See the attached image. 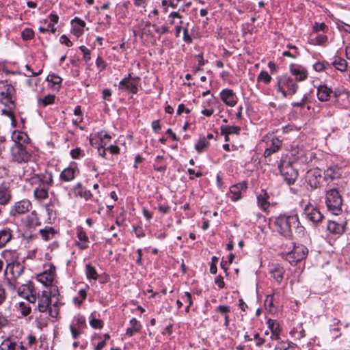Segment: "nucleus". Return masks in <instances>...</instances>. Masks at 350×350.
Wrapping results in <instances>:
<instances>
[{"instance_id": "nucleus-1", "label": "nucleus", "mask_w": 350, "mask_h": 350, "mask_svg": "<svg viewBox=\"0 0 350 350\" xmlns=\"http://www.w3.org/2000/svg\"><path fill=\"white\" fill-rule=\"evenodd\" d=\"M269 224L273 229L284 237H290L293 229L298 234H304V228L299 226V220L297 215H280L278 217L271 218Z\"/></svg>"}, {"instance_id": "nucleus-2", "label": "nucleus", "mask_w": 350, "mask_h": 350, "mask_svg": "<svg viewBox=\"0 0 350 350\" xmlns=\"http://www.w3.org/2000/svg\"><path fill=\"white\" fill-rule=\"evenodd\" d=\"M24 271L23 265L17 260L8 262L5 269V277L8 286L11 289H15L19 284L17 281Z\"/></svg>"}, {"instance_id": "nucleus-3", "label": "nucleus", "mask_w": 350, "mask_h": 350, "mask_svg": "<svg viewBox=\"0 0 350 350\" xmlns=\"http://www.w3.org/2000/svg\"><path fill=\"white\" fill-rule=\"evenodd\" d=\"M277 91L280 92L286 98L288 94H295L298 88L297 84L294 80L288 76H282L277 79Z\"/></svg>"}, {"instance_id": "nucleus-4", "label": "nucleus", "mask_w": 350, "mask_h": 350, "mask_svg": "<svg viewBox=\"0 0 350 350\" xmlns=\"http://www.w3.org/2000/svg\"><path fill=\"white\" fill-rule=\"evenodd\" d=\"M325 202L328 210L333 214L337 215L341 211L342 200L337 189H332L327 191Z\"/></svg>"}, {"instance_id": "nucleus-5", "label": "nucleus", "mask_w": 350, "mask_h": 350, "mask_svg": "<svg viewBox=\"0 0 350 350\" xmlns=\"http://www.w3.org/2000/svg\"><path fill=\"white\" fill-rule=\"evenodd\" d=\"M278 168L286 183L288 185L293 184L298 176V174L292 166L291 162L286 158H283L280 161Z\"/></svg>"}, {"instance_id": "nucleus-6", "label": "nucleus", "mask_w": 350, "mask_h": 350, "mask_svg": "<svg viewBox=\"0 0 350 350\" xmlns=\"http://www.w3.org/2000/svg\"><path fill=\"white\" fill-rule=\"evenodd\" d=\"M37 299L38 310L39 312H46L49 311V313L51 317H57L59 313L58 309L55 306H54V308L50 307L51 299V297H49V293L47 291H43L41 295H38Z\"/></svg>"}, {"instance_id": "nucleus-7", "label": "nucleus", "mask_w": 350, "mask_h": 350, "mask_svg": "<svg viewBox=\"0 0 350 350\" xmlns=\"http://www.w3.org/2000/svg\"><path fill=\"white\" fill-rule=\"evenodd\" d=\"M12 159L19 163H27L31 158V153L27 149L26 145H12L11 147Z\"/></svg>"}, {"instance_id": "nucleus-8", "label": "nucleus", "mask_w": 350, "mask_h": 350, "mask_svg": "<svg viewBox=\"0 0 350 350\" xmlns=\"http://www.w3.org/2000/svg\"><path fill=\"white\" fill-rule=\"evenodd\" d=\"M19 296L24 297L29 302L35 304L37 300L36 291L31 282L22 284L17 290Z\"/></svg>"}, {"instance_id": "nucleus-9", "label": "nucleus", "mask_w": 350, "mask_h": 350, "mask_svg": "<svg viewBox=\"0 0 350 350\" xmlns=\"http://www.w3.org/2000/svg\"><path fill=\"white\" fill-rule=\"evenodd\" d=\"M308 253V250L304 245L295 246L293 250L286 255V259L290 263H296L304 259Z\"/></svg>"}, {"instance_id": "nucleus-10", "label": "nucleus", "mask_w": 350, "mask_h": 350, "mask_svg": "<svg viewBox=\"0 0 350 350\" xmlns=\"http://www.w3.org/2000/svg\"><path fill=\"white\" fill-rule=\"evenodd\" d=\"M0 350H27L18 339L8 337L4 339L0 345Z\"/></svg>"}, {"instance_id": "nucleus-11", "label": "nucleus", "mask_w": 350, "mask_h": 350, "mask_svg": "<svg viewBox=\"0 0 350 350\" xmlns=\"http://www.w3.org/2000/svg\"><path fill=\"white\" fill-rule=\"evenodd\" d=\"M14 92V88L12 85H3L0 88V101L5 105L13 104Z\"/></svg>"}, {"instance_id": "nucleus-12", "label": "nucleus", "mask_w": 350, "mask_h": 350, "mask_svg": "<svg viewBox=\"0 0 350 350\" xmlns=\"http://www.w3.org/2000/svg\"><path fill=\"white\" fill-rule=\"evenodd\" d=\"M31 203L28 200H23L16 202L10 208V213L12 216L23 215L30 211Z\"/></svg>"}, {"instance_id": "nucleus-13", "label": "nucleus", "mask_w": 350, "mask_h": 350, "mask_svg": "<svg viewBox=\"0 0 350 350\" xmlns=\"http://www.w3.org/2000/svg\"><path fill=\"white\" fill-rule=\"evenodd\" d=\"M304 213L306 217L313 223H319L323 218L319 210L310 204L306 206Z\"/></svg>"}, {"instance_id": "nucleus-14", "label": "nucleus", "mask_w": 350, "mask_h": 350, "mask_svg": "<svg viewBox=\"0 0 350 350\" xmlns=\"http://www.w3.org/2000/svg\"><path fill=\"white\" fill-rule=\"evenodd\" d=\"M346 221H328L327 230L334 234H342L346 230Z\"/></svg>"}, {"instance_id": "nucleus-15", "label": "nucleus", "mask_w": 350, "mask_h": 350, "mask_svg": "<svg viewBox=\"0 0 350 350\" xmlns=\"http://www.w3.org/2000/svg\"><path fill=\"white\" fill-rule=\"evenodd\" d=\"M221 100L229 107H234L237 103V96L231 89H224L220 93Z\"/></svg>"}, {"instance_id": "nucleus-16", "label": "nucleus", "mask_w": 350, "mask_h": 350, "mask_svg": "<svg viewBox=\"0 0 350 350\" xmlns=\"http://www.w3.org/2000/svg\"><path fill=\"white\" fill-rule=\"evenodd\" d=\"M247 188L245 183H240L234 185L230 188V198L233 201H238L242 198V192L245 191Z\"/></svg>"}, {"instance_id": "nucleus-17", "label": "nucleus", "mask_w": 350, "mask_h": 350, "mask_svg": "<svg viewBox=\"0 0 350 350\" xmlns=\"http://www.w3.org/2000/svg\"><path fill=\"white\" fill-rule=\"evenodd\" d=\"M306 178L308 184L313 188H317L319 186L321 175V171L319 169H314L309 170L307 173Z\"/></svg>"}, {"instance_id": "nucleus-18", "label": "nucleus", "mask_w": 350, "mask_h": 350, "mask_svg": "<svg viewBox=\"0 0 350 350\" xmlns=\"http://www.w3.org/2000/svg\"><path fill=\"white\" fill-rule=\"evenodd\" d=\"M290 72L295 77L296 80L299 81H303L308 77L307 70L298 64L291 65Z\"/></svg>"}, {"instance_id": "nucleus-19", "label": "nucleus", "mask_w": 350, "mask_h": 350, "mask_svg": "<svg viewBox=\"0 0 350 350\" xmlns=\"http://www.w3.org/2000/svg\"><path fill=\"white\" fill-rule=\"evenodd\" d=\"M55 278V269H50L38 275L37 279L45 286H49L53 282Z\"/></svg>"}, {"instance_id": "nucleus-20", "label": "nucleus", "mask_w": 350, "mask_h": 350, "mask_svg": "<svg viewBox=\"0 0 350 350\" xmlns=\"http://www.w3.org/2000/svg\"><path fill=\"white\" fill-rule=\"evenodd\" d=\"M119 89L126 90L133 94H136L138 91L137 83L135 79L129 80L128 78H124L120 81Z\"/></svg>"}, {"instance_id": "nucleus-21", "label": "nucleus", "mask_w": 350, "mask_h": 350, "mask_svg": "<svg viewBox=\"0 0 350 350\" xmlns=\"http://www.w3.org/2000/svg\"><path fill=\"white\" fill-rule=\"evenodd\" d=\"M284 270L280 265H272L269 269V274L276 282L280 283L284 277Z\"/></svg>"}, {"instance_id": "nucleus-22", "label": "nucleus", "mask_w": 350, "mask_h": 350, "mask_svg": "<svg viewBox=\"0 0 350 350\" xmlns=\"http://www.w3.org/2000/svg\"><path fill=\"white\" fill-rule=\"evenodd\" d=\"M72 31L74 35L79 38L83 33V29L85 26L84 21L78 17H75L71 21Z\"/></svg>"}, {"instance_id": "nucleus-23", "label": "nucleus", "mask_w": 350, "mask_h": 350, "mask_svg": "<svg viewBox=\"0 0 350 350\" xmlns=\"http://www.w3.org/2000/svg\"><path fill=\"white\" fill-rule=\"evenodd\" d=\"M342 170L337 165H332L329 166L324 172L325 178L331 180L339 178L342 176Z\"/></svg>"}, {"instance_id": "nucleus-24", "label": "nucleus", "mask_w": 350, "mask_h": 350, "mask_svg": "<svg viewBox=\"0 0 350 350\" xmlns=\"http://www.w3.org/2000/svg\"><path fill=\"white\" fill-rule=\"evenodd\" d=\"M74 193L75 196H79L84 198L85 200H88L92 198V194L90 190L85 189L83 187L81 183H77L74 187Z\"/></svg>"}, {"instance_id": "nucleus-25", "label": "nucleus", "mask_w": 350, "mask_h": 350, "mask_svg": "<svg viewBox=\"0 0 350 350\" xmlns=\"http://www.w3.org/2000/svg\"><path fill=\"white\" fill-rule=\"evenodd\" d=\"M77 238L79 242L77 245L80 250H85L88 247L89 239L86 234V232L83 230L82 228H79L77 230Z\"/></svg>"}, {"instance_id": "nucleus-26", "label": "nucleus", "mask_w": 350, "mask_h": 350, "mask_svg": "<svg viewBox=\"0 0 350 350\" xmlns=\"http://www.w3.org/2000/svg\"><path fill=\"white\" fill-rule=\"evenodd\" d=\"M269 196L265 190H261L260 193L257 196L258 204L262 210L266 211L269 207L270 203L269 202Z\"/></svg>"}, {"instance_id": "nucleus-27", "label": "nucleus", "mask_w": 350, "mask_h": 350, "mask_svg": "<svg viewBox=\"0 0 350 350\" xmlns=\"http://www.w3.org/2000/svg\"><path fill=\"white\" fill-rule=\"evenodd\" d=\"M13 145H27L28 144L29 137L27 135L23 132L14 131L12 136Z\"/></svg>"}, {"instance_id": "nucleus-28", "label": "nucleus", "mask_w": 350, "mask_h": 350, "mask_svg": "<svg viewBox=\"0 0 350 350\" xmlns=\"http://www.w3.org/2000/svg\"><path fill=\"white\" fill-rule=\"evenodd\" d=\"M39 232L42 239L45 241L52 240L57 234V231L51 226H46L44 228L40 229Z\"/></svg>"}, {"instance_id": "nucleus-29", "label": "nucleus", "mask_w": 350, "mask_h": 350, "mask_svg": "<svg viewBox=\"0 0 350 350\" xmlns=\"http://www.w3.org/2000/svg\"><path fill=\"white\" fill-rule=\"evenodd\" d=\"M12 230L8 228H5L0 230V248L5 245L12 239Z\"/></svg>"}, {"instance_id": "nucleus-30", "label": "nucleus", "mask_w": 350, "mask_h": 350, "mask_svg": "<svg viewBox=\"0 0 350 350\" xmlns=\"http://www.w3.org/2000/svg\"><path fill=\"white\" fill-rule=\"evenodd\" d=\"M332 90L326 85H320L317 90V96L321 101H327L330 97Z\"/></svg>"}, {"instance_id": "nucleus-31", "label": "nucleus", "mask_w": 350, "mask_h": 350, "mask_svg": "<svg viewBox=\"0 0 350 350\" xmlns=\"http://www.w3.org/2000/svg\"><path fill=\"white\" fill-rule=\"evenodd\" d=\"M75 169L71 167L65 168L60 174V178L64 181H71L75 177Z\"/></svg>"}, {"instance_id": "nucleus-32", "label": "nucleus", "mask_w": 350, "mask_h": 350, "mask_svg": "<svg viewBox=\"0 0 350 350\" xmlns=\"http://www.w3.org/2000/svg\"><path fill=\"white\" fill-rule=\"evenodd\" d=\"M130 325L131 327H128L126 330V334L129 336H132L134 333L139 332L141 329V325L135 318H133L130 321Z\"/></svg>"}, {"instance_id": "nucleus-33", "label": "nucleus", "mask_w": 350, "mask_h": 350, "mask_svg": "<svg viewBox=\"0 0 350 350\" xmlns=\"http://www.w3.org/2000/svg\"><path fill=\"white\" fill-rule=\"evenodd\" d=\"M30 304H32L31 302H29L28 301L25 300V301H21L18 303V310L21 312V314L26 317L29 315L31 311V308L30 307Z\"/></svg>"}, {"instance_id": "nucleus-34", "label": "nucleus", "mask_w": 350, "mask_h": 350, "mask_svg": "<svg viewBox=\"0 0 350 350\" xmlns=\"http://www.w3.org/2000/svg\"><path fill=\"white\" fill-rule=\"evenodd\" d=\"M221 134H239L241 128L237 126L222 125L220 127Z\"/></svg>"}, {"instance_id": "nucleus-35", "label": "nucleus", "mask_w": 350, "mask_h": 350, "mask_svg": "<svg viewBox=\"0 0 350 350\" xmlns=\"http://www.w3.org/2000/svg\"><path fill=\"white\" fill-rule=\"evenodd\" d=\"M34 196L38 200H44L48 198V189L44 187H38L33 191Z\"/></svg>"}, {"instance_id": "nucleus-36", "label": "nucleus", "mask_w": 350, "mask_h": 350, "mask_svg": "<svg viewBox=\"0 0 350 350\" xmlns=\"http://www.w3.org/2000/svg\"><path fill=\"white\" fill-rule=\"evenodd\" d=\"M334 66L338 70L344 72L347 70V62L345 59L341 57H336L333 62Z\"/></svg>"}, {"instance_id": "nucleus-37", "label": "nucleus", "mask_w": 350, "mask_h": 350, "mask_svg": "<svg viewBox=\"0 0 350 350\" xmlns=\"http://www.w3.org/2000/svg\"><path fill=\"white\" fill-rule=\"evenodd\" d=\"M85 273L88 280H96L98 278V273L96 269L90 264H88L85 266Z\"/></svg>"}, {"instance_id": "nucleus-38", "label": "nucleus", "mask_w": 350, "mask_h": 350, "mask_svg": "<svg viewBox=\"0 0 350 350\" xmlns=\"http://www.w3.org/2000/svg\"><path fill=\"white\" fill-rule=\"evenodd\" d=\"M55 98V95L48 94L43 98H38V103L42 104L43 107H46L47 105L54 103Z\"/></svg>"}, {"instance_id": "nucleus-39", "label": "nucleus", "mask_w": 350, "mask_h": 350, "mask_svg": "<svg viewBox=\"0 0 350 350\" xmlns=\"http://www.w3.org/2000/svg\"><path fill=\"white\" fill-rule=\"evenodd\" d=\"M267 324L271 330V334L275 332H281L280 324L276 321L269 319L267 321Z\"/></svg>"}, {"instance_id": "nucleus-40", "label": "nucleus", "mask_w": 350, "mask_h": 350, "mask_svg": "<svg viewBox=\"0 0 350 350\" xmlns=\"http://www.w3.org/2000/svg\"><path fill=\"white\" fill-rule=\"evenodd\" d=\"M26 219L29 226H36L40 224L36 214L34 213V212H32L30 215H27Z\"/></svg>"}, {"instance_id": "nucleus-41", "label": "nucleus", "mask_w": 350, "mask_h": 350, "mask_svg": "<svg viewBox=\"0 0 350 350\" xmlns=\"http://www.w3.org/2000/svg\"><path fill=\"white\" fill-rule=\"evenodd\" d=\"M282 144V140L279 139L277 137H275L272 139L271 145L269 148H270L272 152L275 153L277 152L280 149Z\"/></svg>"}, {"instance_id": "nucleus-42", "label": "nucleus", "mask_w": 350, "mask_h": 350, "mask_svg": "<svg viewBox=\"0 0 350 350\" xmlns=\"http://www.w3.org/2000/svg\"><path fill=\"white\" fill-rule=\"evenodd\" d=\"M258 81H263L265 84H268L271 81V75L267 71H261L257 77Z\"/></svg>"}, {"instance_id": "nucleus-43", "label": "nucleus", "mask_w": 350, "mask_h": 350, "mask_svg": "<svg viewBox=\"0 0 350 350\" xmlns=\"http://www.w3.org/2000/svg\"><path fill=\"white\" fill-rule=\"evenodd\" d=\"M276 295V293H273V295H268L265 300V306L269 309L270 312H273V301H274V296Z\"/></svg>"}, {"instance_id": "nucleus-44", "label": "nucleus", "mask_w": 350, "mask_h": 350, "mask_svg": "<svg viewBox=\"0 0 350 350\" xmlns=\"http://www.w3.org/2000/svg\"><path fill=\"white\" fill-rule=\"evenodd\" d=\"M208 145V142L204 138H200L195 146L198 152H202Z\"/></svg>"}, {"instance_id": "nucleus-45", "label": "nucleus", "mask_w": 350, "mask_h": 350, "mask_svg": "<svg viewBox=\"0 0 350 350\" xmlns=\"http://www.w3.org/2000/svg\"><path fill=\"white\" fill-rule=\"evenodd\" d=\"M21 36L25 40H31L34 37V31L32 29L25 28L22 31Z\"/></svg>"}, {"instance_id": "nucleus-46", "label": "nucleus", "mask_w": 350, "mask_h": 350, "mask_svg": "<svg viewBox=\"0 0 350 350\" xmlns=\"http://www.w3.org/2000/svg\"><path fill=\"white\" fill-rule=\"evenodd\" d=\"M90 324L94 329H101L103 327V321L94 318L92 314L90 317Z\"/></svg>"}, {"instance_id": "nucleus-47", "label": "nucleus", "mask_w": 350, "mask_h": 350, "mask_svg": "<svg viewBox=\"0 0 350 350\" xmlns=\"http://www.w3.org/2000/svg\"><path fill=\"white\" fill-rule=\"evenodd\" d=\"M46 81L51 82L53 85H59L62 81V79L55 74H50L47 76Z\"/></svg>"}, {"instance_id": "nucleus-48", "label": "nucleus", "mask_w": 350, "mask_h": 350, "mask_svg": "<svg viewBox=\"0 0 350 350\" xmlns=\"http://www.w3.org/2000/svg\"><path fill=\"white\" fill-rule=\"evenodd\" d=\"M215 312L222 314L224 317L228 314L230 308L226 305H220L215 308Z\"/></svg>"}, {"instance_id": "nucleus-49", "label": "nucleus", "mask_w": 350, "mask_h": 350, "mask_svg": "<svg viewBox=\"0 0 350 350\" xmlns=\"http://www.w3.org/2000/svg\"><path fill=\"white\" fill-rule=\"evenodd\" d=\"M80 51L83 54V59L87 63L91 59V53L90 51L86 48L85 46L82 45L79 46Z\"/></svg>"}, {"instance_id": "nucleus-50", "label": "nucleus", "mask_w": 350, "mask_h": 350, "mask_svg": "<svg viewBox=\"0 0 350 350\" xmlns=\"http://www.w3.org/2000/svg\"><path fill=\"white\" fill-rule=\"evenodd\" d=\"M328 28L324 23H315L313 25V31L314 32L323 31L326 32Z\"/></svg>"}, {"instance_id": "nucleus-51", "label": "nucleus", "mask_w": 350, "mask_h": 350, "mask_svg": "<svg viewBox=\"0 0 350 350\" xmlns=\"http://www.w3.org/2000/svg\"><path fill=\"white\" fill-rule=\"evenodd\" d=\"M41 181L44 185L51 186L53 184V176L51 173H46L43 175V178L41 179Z\"/></svg>"}, {"instance_id": "nucleus-52", "label": "nucleus", "mask_w": 350, "mask_h": 350, "mask_svg": "<svg viewBox=\"0 0 350 350\" xmlns=\"http://www.w3.org/2000/svg\"><path fill=\"white\" fill-rule=\"evenodd\" d=\"M291 347V342L288 341H280L276 345L275 350H287Z\"/></svg>"}, {"instance_id": "nucleus-53", "label": "nucleus", "mask_w": 350, "mask_h": 350, "mask_svg": "<svg viewBox=\"0 0 350 350\" xmlns=\"http://www.w3.org/2000/svg\"><path fill=\"white\" fill-rule=\"evenodd\" d=\"M96 64L97 68L99 69V71H102V70H105L106 68L105 62L100 56H98L96 61Z\"/></svg>"}, {"instance_id": "nucleus-54", "label": "nucleus", "mask_w": 350, "mask_h": 350, "mask_svg": "<svg viewBox=\"0 0 350 350\" xmlns=\"http://www.w3.org/2000/svg\"><path fill=\"white\" fill-rule=\"evenodd\" d=\"M81 150L79 148H77L75 149H72L70 151V155L72 159H79L81 155Z\"/></svg>"}, {"instance_id": "nucleus-55", "label": "nucleus", "mask_w": 350, "mask_h": 350, "mask_svg": "<svg viewBox=\"0 0 350 350\" xmlns=\"http://www.w3.org/2000/svg\"><path fill=\"white\" fill-rule=\"evenodd\" d=\"M59 42L62 44L66 45L68 47H70L72 45V42L66 35H62L59 38Z\"/></svg>"}, {"instance_id": "nucleus-56", "label": "nucleus", "mask_w": 350, "mask_h": 350, "mask_svg": "<svg viewBox=\"0 0 350 350\" xmlns=\"http://www.w3.org/2000/svg\"><path fill=\"white\" fill-rule=\"evenodd\" d=\"M327 40V36H325L324 35H320L316 38L315 41L313 42V44H323L324 43L326 42Z\"/></svg>"}, {"instance_id": "nucleus-57", "label": "nucleus", "mask_w": 350, "mask_h": 350, "mask_svg": "<svg viewBox=\"0 0 350 350\" xmlns=\"http://www.w3.org/2000/svg\"><path fill=\"white\" fill-rule=\"evenodd\" d=\"M155 32L159 34H161V35L165 34L169 32V28H168V27H167L165 25H162L161 27H157L155 29Z\"/></svg>"}, {"instance_id": "nucleus-58", "label": "nucleus", "mask_w": 350, "mask_h": 350, "mask_svg": "<svg viewBox=\"0 0 350 350\" xmlns=\"http://www.w3.org/2000/svg\"><path fill=\"white\" fill-rule=\"evenodd\" d=\"M215 283L219 286V288H222L225 286L223 277L221 275H218L217 277L215 278Z\"/></svg>"}, {"instance_id": "nucleus-59", "label": "nucleus", "mask_w": 350, "mask_h": 350, "mask_svg": "<svg viewBox=\"0 0 350 350\" xmlns=\"http://www.w3.org/2000/svg\"><path fill=\"white\" fill-rule=\"evenodd\" d=\"M49 286H50V289L48 291L49 293V297H51V296H53V297L56 296L58 294L57 287L56 286L53 285V284L51 285H50Z\"/></svg>"}, {"instance_id": "nucleus-60", "label": "nucleus", "mask_w": 350, "mask_h": 350, "mask_svg": "<svg viewBox=\"0 0 350 350\" xmlns=\"http://www.w3.org/2000/svg\"><path fill=\"white\" fill-rule=\"evenodd\" d=\"M152 129L153 131L158 133H159L160 130H161V126H160V124H159V120H154L152 123Z\"/></svg>"}, {"instance_id": "nucleus-61", "label": "nucleus", "mask_w": 350, "mask_h": 350, "mask_svg": "<svg viewBox=\"0 0 350 350\" xmlns=\"http://www.w3.org/2000/svg\"><path fill=\"white\" fill-rule=\"evenodd\" d=\"M313 68L316 71L321 72L324 70L325 66L322 62H317L313 65Z\"/></svg>"}, {"instance_id": "nucleus-62", "label": "nucleus", "mask_w": 350, "mask_h": 350, "mask_svg": "<svg viewBox=\"0 0 350 350\" xmlns=\"http://www.w3.org/2000/svg\"><path fill=\"white\" fill-rule=\"evenodd\" d=\"M111 90L110 89H105L103 91V98L105 100H109V98L111 96Z\"/></svg>"}, {"instance_id": "nucleus-63", "label": "nucleus", "mask_w": 350, "mask_h": 350, "mask_svg": "<svg viewBox=\"0 0 350 350\" xmlns=\"http://www.w3.org/2000/svg\"><path fill=\"white\" fill-rule=\"evenodd\" d=\"M158 209L161 213L166 214L170 212V207L168 205H159Z\"/></svg>"}, {"instance_id": "nucleus-64", "label": "nucleus", "mask_w": 350, "mask_h": 350, "mask_svg": "<svg viewBox=\"0 0 350 350\" xmlns=\"http://www.w3.org/2000/svg\"><path fill=\"white\" fill-rule=\"evenodd\" d=\"M75 320L77 321V325H79V326L83 327L85 324V317H83L82 316H79V317H76Z\"/></svg>"}]
</instances>
